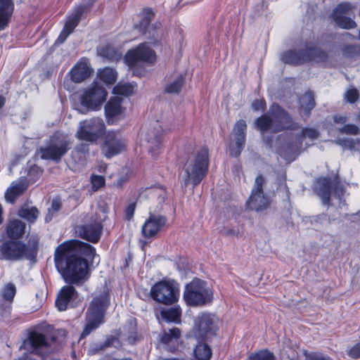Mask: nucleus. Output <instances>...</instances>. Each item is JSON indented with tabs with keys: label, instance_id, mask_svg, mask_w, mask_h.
I'll use <instances>...</instances> for the list:
<instances>
[{
	"label": "nucleus",
	"instance_id": "obj_1",
	"mask_svg": "<svg viewBox=\"0 0 360 360\" xmlns=\"http://www.w3.org/2000/svg\"><path fill=\"white\" fill-rule=\"evenodd\" d=\"M95 255V248L88 243L66 241L55 250V266L66 283L79 285L89 276V264L84 257L94 259Z\"/></svg>",
	"mask_w": 360,
	"mask_h": 360
},
{
	"label": "nucleus",
	"instance_id": "obj_2",
	"mask_svg": "<svg viewBox=\"0 0 360 360\" xmlns=\"http://www.w3.org/2000/svg\"><path fill=\"white\" fill-rule=\"evenodd\" d=\"M255 125L262 133L269 130L274 133L287 129L295 131L301 128L289 112L276 103L270 106L267 114L262 115L255 120Z\"/></svg>",
	"mask_w": 360,
	"mask_h": 360
},
{
	"label": "nucleus",
	"instance_id": "obj_3",
	"mask_svg": "<svg viewBox=\"0 0 360 360\" xmlns=\"http://www.w3.org/2000/svg\"><path fill=\"white\" fill-rule=\"evenodd\" d=\"M281 60L293 66L302 65L309 62L323 63L328 61V53L312 43L306 44L304 48L289 49L283 52Z\"/></svg>",
	"mask_w": 360,
	"mask_h": 360
},
{
	"label": "nucleus",
	"instance_id": "obj_4",
	"mask_svg": "<svg viewBox=\"0 0 360 360\" xmlns=\"http://www.w3.org/2000/svg\"><path fill=\"white\" fill-rule=\"evenodd\" d=\"M209 167V151L207 148H200L198 153L191 155L184 166L185 174L183 176L184 184L192 183L198 185L206 176Z\"/></svg>",
	"mask_w": 360,
	"mask_h": 360
},
{
	"label": "nucleus",
	"instance_id": "obj_5",
	"mask_svg": "<svg viewBox=\"0 0 360 360\" xmlns=\"http://www.w3.org/2000/svg\"><path fill=\"white\" fill-rule=\"evenodd\" d=\"M71 143L68 136L58 131L54 133L45 146L37 150V154L43 160L59 162L70 149Z\"/></svg>",
	"mask_w": 360,
	"mask_h": 360
},
{
	"label": "nucleus",
	"instance_id": "obj_6",
	"mask_svg": "<svg viewBox=\"0 0 360 360\" xmlns=\"http://www.w3.org/2000/svg\"><path fill=\"white\" fill-rule=\"evenodd\" d=\"M107 94V91L101 84L95 83L83 92L76 109L82 114L95 110L104 103Z\"/></svg>",
	"mask_w": 360,
	"mask_h": 360
},
{
	"label": "nucleus",
	"instance_id": "obj_7",
	"mask_svg": "<svg viewBox=\"0 0 360 360\" xmlns=\"http://www.w3.org/2000/svg\"><path fill=\"white\" fill-rule=\"evenodd\" d=\"M184 299L188 306H202L210 302L212 293L205 281L195 278L185 286Z\"/></svg>",
	"mask_w": 360,
	"mask_h": 360
},
{
	"label": "nucleus",
	"instance_id": "obj_8",
	"mask_svg": "<svg viewBox=\"0 0 360 360\" xmlns=\"http://www.w3.org/2000/svg\"><path fill=\"white\" fill-rule=\"evenodd\" d=\"M37 255V244L27 246L21 241L7 240L0 244V259L16 261L25 257L32 259Z\"/></svg>",
	"mask_w": 360,
	"mask_h": 360
},
{
	"label": "nucleus",
	"instance_id": "obj_9",
	"mask_svg": "<svg viewBox=\"0 0 360 360\" xmlns=\"http://www.w3.org/2000/svg\"><path fill=\"white\" fill-rule=\"evenodd\" d=\"M150 295L157 302L172 305L179 297V287L174 281H161L152 285Z\"/></svg>",
	"mask_w": 360,
	"mask_h": 360
},
{
	"label": "nucleus",
	"instance_id": "obj_10",
	"mask_svg": "<svg viewBox=\"0 0 360 360\" xmlns=\"http://www.w3.org/2000/svg\"><path fill=\"white\" fill-rule=\"evenodd\" d=\"M107 213L108 208L102 207L101 213H96L92 216L90 224L78 226L77 232L79 236L91 243H97L102 233V223L108 218Z\"/></svg>",
	"mask_w": 360,
	"mask_h": 360
},
{
	"label": "nucleus",
	"instance_id": "obj_11",
	"mask_svg": "<svg viewBox=\"0 0 360 360\" xmlns=\"http://www.w3.org/2000/svg\"><path fill=\"white\" fill-rule=\"evenodd\" d=\"M319 136V133L316 129L311 127L303 128L293 141L281 149L280 155L286 160H294L300 153L304 139L308 138L313 141Z\"/></svg>",
	"mask_w": 360,
	"mask_h": 360
},
{
	"label": "nucleus",
	"instance_id": "obj_12",
	"mask_svg": "<svg viewBox=\"0 0 360 360\" xmlns=\"http://www.w3.org/2000/svg\"><path fill=\"white\" fill-rule=\"evenodd\" d=\"M50 347L48 338L44 334L34 330L29 333L20 349L43 357L51 352Z\"/></svg>",
	"mask_w": 360,
	"mask_h": 360
},
{
	"label": "nucleus",
	"instance_id": "obj_13",
	"mask_svg": "<svg viewBox=\"0 0 360 360\" xmlns=\"http://www.w3.org/2000/svg\"><path fill=\"white\" fill-rule=\"evenodd\" d=\"M105 124L102 119L94 117L79 123L77 137L89 142L96 141L105 131Z\"/></svg>",
	"mask_w": 360,
	"mask_h": 360
},
{
	"label": "nucleus",
	"instance_id": "obj_14",
	"mask_svg": "<svg viewBox=\"0 0 360 360\" xmlns=\"http://www.w3.org/2000/svg\"><path fill=\"white\" fill-rule=\"evenodd\" d=\"M264 182L265 179L262 175L255 178L250 196L246 202L249 209L258 212L266 210L269 207V200L264 196L263 192Z\"/></svg>",
	"mask_w": 360,
	"mask_h": 360
},
{
	"label": "nucleus",
	"instance_id": "obj_15",
	"mask_svg": "<svg viewBox=\"0 0 360 360\" xmlns=\"http://www.w3.org/2000/svg\"><path fill=\"white\" fill-rule=\"evenodd\" d=\"M217 328L216 317L209 313H202L195 319L194 334L196 338L207 339L215 334Z\"/></svg>",
	"mask_w": 360,
	"mask_h": 360
},
{
	"label": "nucleus",
	"instance_id": "obj_16",
	"mask_svg": "<svg viewBox=\"0 0 360 360\" xmlns=\"http://www.w3.org/2000/svg\"><path fill=\"white\" fill-rule=\"evenodd\" d=\"M110 303L109 292L104 289L94 296L85 314L105 321V315Z\"/></svg>",
	"mask_w": 360,
	"mask_h": 360
},
{
	"label": "nucleus",
	"instance_id": "obj_17",
	"mask_svg": "<svg viewBox=\"0 0 360 360\" xmlns=\"http://www.w3.org/2000/svg\"><path fill=\"white\" fill-rule=\"evenodd\" d=\"M155 60V51L146 43L141 44L135 49L129 50L124 57L125 63L129 67H134L139 62L153 63Z\"/></svg>",
	"mask_w": 360,
	"mask_h": 360
},
{
	"label": "nucleus",
	"instance_id": "obj_18",
	"mask_svg": "<svg viewBox=\"0 0 360 360\" xmlns=\"http://www.w3.org/2000/svg\"><path fill=\"white\" fill-rule=\"evenodd\" d=\"M124 148L125 143L120 135L115 131H109L101 146V152L105 158H111L122 153Z\"/></svg>",
	"mask_w": 360,
	"mask_h": 360
},
{
	"label": "nucleus",
	"instance_id": "obj_19",
	"mask_svg": "<svg viewBox=\"0 0 360 360\" xmlns=\"http://www.w3.org/2000/svg\"><path fill=\"white\" fill-rule=\"evenodd\" d=\"M354 8V6L349 2H343L336 6L333 11V18L335 24L344 29H352L356 27V23L345 15Z\"/></svg>",
	"mask_w": 360,
	"mask_h": 360
},
{
	"label": "nucleus",
	"instance_id": "obj_20",
	"mask_svg": "<svg viewBox=\"0 0 360 360\" xmlns=\"http://www.w3.org/2000/svg\"><path fill=\"white\" fill-rule=\"evenodd\" d=\"M167 218L165 216L150 214L149 217L142 226L141 233L146 238L155 237L166 225Z\"/></svg>",
	"mask_w": 360,
	"mask_h": 360
},
{
	"label": "nucleus",
	"instance_id": "obj_21",
	"mask_svg": "<svg viewBox=\"0 0 360 360\" xmlns=\"http://www.w3.org/2000/svg\"><path fill=\"white\" fill-rule=\"evenodd\" d=\"M86 8V5H81L75 8L74 13L68 17L63 30L56 41V44H63L66 40L78 25L83 13Z\"/></svg>",
	"mask_w": 360,
	"mask_h": 360
},
{
	"label": "nucleus",
	"instance_id": "obj_22",
	"mask_svg": "<svg viewBox=\"0 0 360 360\" xmlns=\"http://www.w3.org/2000/svg\"><path fill=\"white\" fill-rule=\"evenodd\" d=\"M247 124L245 120H240L234 125L233 135L235 139V147L231 149V155L238 157L240 155L245 146L246 137Z\"/></svg>",
	"mask_w": 360,
	"mask_h": 360
},
{
	"label": "nucleus",
	"instance_id": "obj_23",
	"mask_svg": "<svg viewBox=\"0 0 360 360\" xmlns=\"http://www.w3.org/2000/svg\"><path fill=\"white\" fill-rule=\"evenodd\" d=\"M29 184L25 176L20 177L18 180L13 181L11 186L6 189L4 198L7 202L14 204L16 199L21 196L27 189Z\"/></svg>",
	"mask_w": 360,
	"mask_h": 360
},
{
	"label": "nucleus",
	"instance_id": "obj_24",
	"mask_svg": "<svg viewBox=\"0 0 360 360\" xmlns=\"http://www.w3.org/2000/svg\"><path fill=\"white\" fill-rule=\"evenodd\" d=\"M78 297L76 289L72 285H65L60 290L56 300V306L59 311L67 309L68 304Z\"/></svg>",
	"mask_w": 360,
	"mask_h": 360
},
{
	"label": "nucleus",
	"instance_id": "obj_25",
	"mask_svg": "<svg viewBox=\"0 0 360 360\" xmlns=\"http://www.w3.org/2000/svg\"><path fill=\"white\" fill-rule=\"evenodd\" d=\"M155 16L154 12L150 8L143 10V17L140 22L136 25V28L143 34L148 32V37L155 38L156 36V27L150 25V22Z\"/></svg>",
	"mask_w": 360,
	"mask_h": 360
},
{
	"label": "nucleus",
	"instance_id": "obj_26",
	"mask_svg": "<svg viewBox=\"0 0 360 360\" xmlns=\"http://www.w3.org/2000/svg\"><path fill=\"white\" fill-rule=\"evenodd\" d=\"M92 72L86 59L81 60L70 70L71 79L75 83H80L88 78Z\"/></svg>",
	"mask_w": 360,
	"mask_h": 360
},
{
	"label": "nucleus",
	"instance_id": "obj_27",
	"mask_svg": "<svg viewBox=\"0 0 360 360\" xmlns=\"http://www.w3.org/2000/svg\"><path fill=\"white\" fill-rule=\"evenodd\" d=\"M299 103V113L303 120H306L316 105L314 93L310 91H307L300 97Z\"/></svg>",
	"mask_w": 360,
	"mask_h": 360
},
{
	"label": "nucleus",
	"instance_id": "obj_28",
	"mask_svg": "<svg viewBox=\"0 0 360 360\" xmlns=\"http://www.w3.org/2000/svg\"><path fill=\"white\" fill-rule=\"evenodd\" d=\"M332 181L328 178H321L316 181L315 191L323 205H328L330 200Z\"/></svg>",
	"mask_w": 360,
	"mask_h": 360
},
{
	"label": "nucleus",
	"instance_id": "obj_29",
	"mask_svg": "<svg viewBox=\"0 0 360 360\" xmlns=\"http://www.w3.org/2000/svg\"><path fill=\"white\" fill-rule=\"evenodd\" d=\"M13 9V0H0V31L8 25Z\"/></svg>",
	"mask_w": 360,
	"mask_h": 360
},
{
	"label": "nucleus",
	"instance_id": "obj_30",
	"mask_svg": "<svg viewBox=\"0 0 360 360\" xmlns=\"http://www.w3.org/2000/svg\"><path fill=\"white\" fill-rule=\"evenodd\" d=\"M26 225L19 219L10 221L6 227L7 236L10 238L18 239L24 235Z\"/></svg>",
	"mask_w": 360,
	"mask_h": 360
},
{
	"label": "nucleus",
	"instance_id": "obj_31",
	"mask_svg": "<svg viewBox=\"0 0 360 360\" xmlns=\"http://www.w3.org/2000/svg\"><path fill=\"white\" fill-rule=\"evenodd\" d=\"M181 336V331L179 328L174 327L172 328L163 330L160 337V341L168 346L178 344Z\"/></svg>",
	"mask_w": 360,
	"mask_h": 360
},
{
	"label": "nucleus",
	"instance_id": "obj_32",
	"mask_svg": "<svg viewBox=\"0 0 360 360\" xmlns=\"http://www.w3.org/2000/svg\"><path fill=\"white\" fill-rule=\"evenodd\" d=\"M122 99L119 97L111 98L105 106V113L108 119L113 118L122 112Z\"/></svg>",
	"mask_w": 360,
	"mask_h": 360
},
{
	"label": "nucleus",
	"instance_id": "obj_33",
	"mask_svg": "<svg viewBox=\"0 0 360 360\" xmlns=\"http://www.w3.org/2000/svg\"><path fill=\"white\" fill-rule=\"evenodd\" d=\"M88 143H79L72 151V158L76 164L84 165L89 152Z\"/></svg>",
	"mask_w": 360,
	"mask_h": 360
},
{
	"label": "nucleus",
	"instance_id": "obj_34",
	"mask_svg": "<svg viewBox=\"0 0 360 360\" xmlns=\"http://www.w3.org/2000/svg\"><path fill=\"white\" fill-rule=\"evenodd\" d=\"M85 324L80 338H85L98 328L105 321L85 314Z\"/></svg>",
	"mask_w": 360,
	"mask_h": 360
},
{
	"label": "nucleus",
	"instance_id": "obj_35",
	"mask_svg": "<svg viewBox=\"0 0 360 360\" xmlns=\"http://www.w3.org/2000/svg\"><path fill=\"white\" fill-rule=\"evenodd\" d=\"M184 83L185 77L182 75H174L171 81L166 84L165 91L168 94H179Z\"/></svg>",
	"mask_w": 360,
	"mask_h": 360
},
{
	"label": "nucleus",
	"instance_id": "obj_36",
	"mask_svg": "<svg viewBox=\"0 0 360 360\" xmlns=\"http://www.w3.org/2000/svg\"><path fill=\"white\" fill-rule=\"evenodd\" d=\"M163 319L168 322H179L181 314V310L179 307H173L169 309H162L160 312Z\"/></svg>",
	"mask_w": 360,
	"mask_h": 360
},
{
	"label": "nucleus",
	"instance_id": "obj_37",
	"mask_svg": "<svg viewBox=\"0 0 360 360\" xmlns=\"http://www.w3.org/2000/svg\"><path fill=\"white\" fill-rule=\"evenodd\" d=\"M195 360H210L212 356L210 347L205 344L198 345L193 351Z\"/></svg>",
	"mask_w": 360,
	"mask_h": 360
},
{
	"label": "nucleus",
	"instance_id": "obj_38",
	"mask_svg": "<svg viewBox=\"0 0 360 360\" xmlns=\"http://www.w3.org/2000/svg\"><path fill=\"white\" fill-rule=\"evenodd\" d=\"M39 213V210L35 207H32L20 208L18 210V214L29 222L33 223L37 219Z\"/></svg>",
	"mask_w": 360,
	"mask_h": 360
},
{
	"label": "nucleus",
	"instance_id": "obj_39",
	"mask_svg": "<svg viewBox=\"0 0 360 360\" xmlns=\"http://www.w3.org/2000/svg\"><path fill=\"white\" fill-rule=\"evenodd\" d=\"M16 288L14 284L8 283L4 287V288H2L1 291L0 300L2 302H9L10 304H12Z\"/></svg>",
	"mask_w": 360,
	"mask_h": 360
},
{
	"label": "nucleus",
	"instance_id": "obj_40",
	"mask_svg": "<svg viewBox=\"0 0 360 360\" xmlns=\"http://www.w3.org/2000/svg\"><path fill=\"white\" fill-rule=\"evenodd\" d=\"M100 79L108 84H112L117 79L116 72L110 68H105L98 72Z\"/></svg>",
	"mask_w": 360,
	"mask_h": 360
},
{
	"label": "nucleus",
	"instance_id": "obj_41",
	"mask_svg": "<svg viewBox=\"0 0 360 360\" xmlns=\"http://www.w3.org/2000/svg\"><path fill=\"white\" fill-rule=\"evenodd\" d=\"M146 139L155 147L158 148L162 143V129H155L147 134Z\"/></svg>",
	"mask_w": 360,
	"mask_h": 360
},
{
	"label": "nucleus",
	"instance_id": "obj_42",
	"mask_svg": "<svg viewBox=\"0 0 360 360\" xmlns=\"http://www.w3.org/2000/svg\"><path fill=\"white\" fill-rule=\"evenodd\" d=\"M43 170L37 165H32L27 172V176H25L27 179V182L30 184H34L37 181L41 176Z\"/></svg>",
	"mask_w": 360,
	"mask_h": 360
},
{
	"label": "nucleus",
	"instance_id": "obj_43",
	"mask_svg": "<svg viewBox=\"0 0 360 360\" xmlns=\"http://www.w3.org/2000/svg\"><path fill=\"white\" fill-rule=\"evenodd\" d=\"M134 91V86L131 84H121L118 83L113 88V93L117 95H122L128 96L133 94Z\"/></svg>",
	"mask_w": 360,
	"mask_h": 360
},
{
	"label": "nucleus",
	"instance_id": "obj_44",
	"mask_svg": "<svg viewBox=\"0 0 360 360\" xmlns=\"http://www.w3.org/2000/svg\"><path fill=\"white\" fill-rule=\"evenodd\" d=\"M246 360H276V359L272 352L264 349L250 354Z\"/></svg>",
	"mask_w": 360,
	"mask_h": 360
},
{
	"label": "nucleus",
	"instance_id": "obj_45",
	"mask_svg": "<svg viewBox=\"0 0 360 360\" xmlns=\"http://www.w3.org/2000/svg\"><path fill=\"white\" fill-rule=\"evenodd\" d=\"M98 53L100 56L110 60H112L117 56L116 51L109 44L98 48Z\"/></svg>",
	"mask_w": 360,
	"mask_h": 360
},
{
	"label": "nucleus",
	"instance_id": "obj_46",
	"mask_svg": "<svg viewBox=\"0 0 360 360\" xmlns=\"http://www.w3.org/2000/svg\"><path fill=\"white\" fill-rule=\"evenodd\" d=\"M62 203L58 199H53L51 203V206L48 210V213L45 217V221H50L53 216L61 209Z\"/></svg>",
	"mask_w": 360,
	"mask_h": 360
},
{
	"label": "nucleus",
	"instance_id": "obj_47",
	"mask_svg": "<svg viewBox=\"0 0 360 360\" xmlns=\"http://www.w3.org/2000/svg\"><path fill=\"white\" fill-rule=\"evenodd\" d=\"M335 143L345 149L353 150L356 144L359 143L358 139H339Z\"/></svg>",
	"mask_w": 360,
	"mask_h": 360
},
{
	"label": "nucleus",
	"instance_id": "obj_48",
	"mask_svg": "<svg viewBox=\"0 0 360 360\" xmlns=\"http://www.w3.org/2000/svg\"><path fill=\"white\" fill-rule=\"evenodd\" d=\"M11 304L0 300V321L10 317Z\"/></svg>",
	"mask_w": 360,
	"mask_h": 360
},
{
	"label": "nucleus",
	"instance_id": "obj_49",
	"mask_svg": "<svg viewBox=\"0 0 360 360\" xmlns=\"http://www.w3.org/2000/svg\"><path fill=\"white\" fill-rule=\"evenodd\" d=\"M148 194L152 197H157L160 203L164 202L165 198V191L160 188H147Z\"/></svg>",
	"mask_w": 360,
	"mask_h": 360
},
{
	"label": "nucleus",
	"instance_id": "obj_50",
	"mask_svg": "<svg viewBox=\"0 0 360 360\" xmlns=\"http://www.w3.org/2000/svg\"><path fill=\"white\" fill-rule=\"evenodd\" d=\"M360 49L357 46L349 45L346 46L342 49V53L345 56L352 58L359 53Z\"/></svg>",
	"mask_w": 360,
	"mask_h": 360
},
{
	"label": "nucleus",
	"instance_id": "obj_51",
	"mask_svg": "<svg viewBox=\"0 0 360 360\" xmlns=\"http://www.w3.org/2000/svg\"><path fill=\"white\" fill-rule=\"evenodd\" d=\"M340 132L345 134L357 135L360 133V129L355 124H346L340 129Z\"/></svg>",
	"mask_w": 360,
	"mask_h": 360
},
{
	"label": "nucleus",
	"instance_id": "obj_52",
	"mask_svg": "<svg viewBox=\"0 0 360 360\" xmlns=\"http://www.w3.org/2000/svg\"><path fill=\"white\" fill-rule=\"evenodd\" d=\"M345 98L350 103H355L359 98V92L356 89H352L347 91L345 94Z\"/></svg>",
	"mask_w": 360,
	"mask_h": 360
},
{
	"label": "nucleus",
	"instance_id": "obj_53",
	"mask_svg": "<svg viewBox=\"0 0 360 360\" xmlns=\"http://www.w3.org/2000/svg\"><path fill=\"white\" fill-rule=\"evenodd\" d=\"M306 360H331L328 356L321 353L312 352L306 355Z\"/></svg>",
	"mask_w": 360,
	"mask_h": 360
},
{
	"label": "nucleus",
	"instance_id": "obj_54",
	"mask_svg": "<svg viewBox=\"0 0 360 360\" xmlns=\"http://www.w3.org/2000/svg\"><path fill=\"white\" fill-rule=\"evenodd\" d=\"M265 107L266 102L264 99H257L252 104V108L255 111L264 110Z\"/></svg>",
	"mask_w": 360,
	"mask_h": 360
},
{
	"label": "nucleus",
	"instance_id": "obj_55",
	"mask_svg": "<svg viewBox=\"0 0 360 360\" xmlns=\"http://www.w3.org/2000/svg\"><path fill=\"white\" fill-rule=\"evenodd\" d=\"M136 202L130 203L125 210V217L127 220H131L134 214Z\"/></svg>",
	"mask_w": 360,
	"mask_h": 360
},
{
	"label": "nucleus",
	"instance_id": "obj_56",
	"mask_svg": "<svg viewBox=\"0 0 360 360\" xmlns=\"http://www.w3.org/2000/svg\"><path fill=\"white\" fill-rule=\"evenodd\" d=\"M348 354L353 359H358L360 357V342L354 345L349 351Z\"/></svg>",
	"mask_w": 360,
	"mask_h": 360
},
{
	"label": "nucleus",
	"instance_id": "obj_57",
	"mask_svg": "<svg viewBox=\"0 0 360 360\" xmlns=\"http://www.w3.org/2000/svg\"><path fill=\"white\" fill-rule=\"evenodd\" d=\"M105 180L103 176H94L92 178V185L94 188H96V189L101 188L104 185Z\"/></svg>",
	"mask_w": 360,
	"mask_h": 360
},
{
	"label": "nucleus",
	"instance_id": "obj_58",
	"mask_svg": "<svg viewBox=\"0 0 360 360\" xmlns=\"http://www.w3.org/2000/svg\"><path fill=\"white\" fill-rule=\"evenodd\" d=\"M333 120L336 123L343 124L347 121L346 117L335 115L333 117Z\"/></svg>",
	"mask_w": 360,
	"mask_h": 360
},
{
	"label": "nucleus",
	"instance_id": "obj_59",
	"mask_svg": "<svg viewBox=\"0 0 360 360\" xmlns=\"http://www.w3.org/2000/svg\"><path fill=\"white\" fill-rule=\"evenodd\" d=\"M111 342L110 340H107L103 345L100 347V350H102L103 348L108 347L110 345Z\"/></svg>",
	"mask_w": 360,
	"mask_h": 360
},
{
	"label": "nucleus",
	"instance_id": "obj_60",
	"mask_svg": "<svg viewBox=\"0 0 360 360\" xmlns=\"http://www.w3.org/2000/svg\"><path fill=\"white\" fill-rule=\"evenodd\" d=\"M5 99L3 96H0V109L3 107L4 105Z\"/></svg>",
	"mask_w": 360,
	"mask_h": 360
},
{
	"label": "nucleus",
	"instance_id": "obj_61",
	"mask_svg": "<svg viewBox=\"0 0 360 360\" xmlns=\"http://www.w3.org/2000/svg\"><path fill=\"white\" fill-rule=\"evenodd\" d=\"M113 360H131V359H114Z\"/></svg>",
	"mask_w": 360,
	"mask_h": 360
},
{
	"label": "nucleus",
	"instance_id": "obj_62",
	"mask_svg": "<svg viewBox=\"0 0 360 360\" xmlns=\"http://www.w3.org/2000/svg\"><path fill=\"white\" fill-rule=\"evenodd\" d=\"M51 340H52V341H55V338H54V337H53V338H51Z\"/></svg>",
	"mask_w": 360,
	"mask_h": 360
}]
</instances>
